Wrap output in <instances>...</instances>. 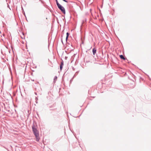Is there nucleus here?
<instances>
[{
	"label": "nucleus",
	"mask_w": 151,
	"mask_h": 151,
	"mask_svg": "<svg viewBox=\"0 0 151 151\" xmlns=\"http://www.w3.org/2000/svg\"><path fill=\"white\" fill-rule=\"evenodd\" d=\"M32 128L33 134L36 138V140L37 142L39 141L40 138L39 137V134L38 131L37 129L35 126L34 124L33 125L32 127Z\"/></svg>",
	"instance_id": "f257e3e1"
},
{
	"label": "nucleus",
	"mask_w": 151,
	"mask_h": 151,
	"mask_svg": "<svg viewBox=\"0 0 151 151\" xmlns=\"http://www.w3.org/2000/svg\"><path fill=\"white\" fill-rule=\"evenodd\" d=\"M58 8L64 14H65V12L64 8L61 5L58 6Z\"/></svg>",
	"instance_id": "f03ea898"
},
{
	"label": "nucleus",
	"mask_w": 151,
	"mask_h": 151,
	"mask_svg": "<svg viewBox=\"0 0 151 151\" xmlns=\"http://www.w3.org/2000/svg\"><path fill=\"white\" fill-rule=\"evenodd\" d=\"M63 62H62L61 63V64L60 65V69L61 70L62 69L63 66Z\"/></svg>",
	"instance_id": "7ed1b4c3"
},
{
	"label": "nucleus",
	"mask_w": 151,
	"mask_h": 151,
	"mask_svg": "<svg viewBox=\"0 0 151 151\" xmlns=\"http://www.w3.org/2000/svg\"><path fill=\"white\" fill-rule=\"evenodd\" d=\"M96 49L95 48H94L93 49V55H95L96 52Z\"/></svg>",
	"instance_id": "20e7f679"
},
{
	"label": "nucleus",
	"mask_w": 151,
	"mask_h": 151,
	"mask_svg": "<svg viewBox=\"0 0 151 151\" xmlns=\"http://www.w3.org/2000/svg\"><path fill=\"white\" fill-rule=\"evenodd\" d=\"M120 58L122 59H123L124 60H125V58H124L123 56L122 55H120Z\"/></svg>",
	"instance_id": "39448f33"
},
{
	"label": "nucleus",
	"mask_w": 151,
	"mask_h": 151,
	"mask_svg": "<svg viewBox=\"0 0 151 151\" xmlns=\"http://www.w3.org/2000/svg\"><path fill=\"white\" fill-rule=\"evenodd\" d=\"M56 4H57V6H59V5H60V4L58 3V0H56Z\"/></svg>",
	"instance_id": "423d86ee"
},
{
	"label": "nucleus",
	"mask_w": 151,
	"mask_h": 151,
	"mask_svg": "<svg viewBox=\"0 0 151 151\" xmlns=\"http://www.w3.org/2000/svg\"><path fill=\"white\" fill-rule=\"evenodd\" d=\"M35 100H36V102L37 104L38 103L37 100H38V98L37 97H35Z\"/></svg>",
	"instance_id": "0eeeda50"
},
{
	"label": "nucleus",
	"mask_w": 151,
	"mask_h": 151,
	"mask_svg": "<svg viewBox=\"0 0 151 151\" xmlns=\"http://www.w3.org/2000/svg\"><path fill=\"white\" fill-rule=\"evenodd\" d=\"M69 35V34L68 33H67V36H66V40L67 39Z\"/></svg>",
	"instance_id": "6e6552de"
},
{
	"label": "nucleus",
	"mask_w": 151,
	"mask_h": 151,
	"mask_svg": "<svg viewBox=\"0 0 151 151\" xmlns=\"http://www.w3.org/2000/svg\"><path fill=\"white\" fill-rule=\"evenodd\" d=\"M57 77L56 76H55V77L54 78V81H56V80H57Z\"/></svg>",
	"instance_id": "1a4fd4ad"
},
{
	"label": "nucleus",
	"mask_w": 151,
	"mask_h": 151,
	"mask_svg": "<svg viewBox=\"0 0 151 151\" xmlns=\"http://www.w3.org/2000/svg\"><path fill=\"white\" fill-rule=\"evenodd\" d=\"M63 1L66 2H68V1H66V0H63Z\"/></svg>",
	"instance_id": "9d476101"
},
{
	"label": "nucleus",
	"mask_w": 151,
	"mask_h": 151,
	"mask_svg": "<svg viewBox=\"0 0 151 151\" xmlns=\"http://www.w3.org/2000/svg\"><path fill=\"white\" fill-rule=\"evenodd\" d=\"M2 106H5L4 104V103H2Z\"/></svg>",
	"instance_id": "9b49d317"
},
{
	"label": "nucleus",
	"mask_w": 151,
	"mask_h": 151,
	"mask_svg": "<svg viewBox=\"0 0 151 151\" xmlns=\"http://www.w3.org/2000/svg\"><path fill=\"white\" fill-rule=\"evenodd\" d=\"M95 96H93V97H91L92 98H95Z\"/></svg>",
	"instance_id": "f8f14e48"
},
{
	"label": "nucleus",
	"mask_w": 151,
	"mask_h": 151,
	"mask_svg": "<svg viewBox=\"0 0 151 151\" xmlns=\"http://www.w3.org/2000/svg\"><path fill=\"white\" fill-rule=\"evenodd\" d=\"M10 96H11V97H12V96H11V95H10Z\"/></svg>",
	"instance_id": "ddd939ff"
},
{
	"label": "nucleus",
	"mask_w": 151,
	"mask_h": 151,
	"mask_svg": "<svg viewBox=\"0 0 151 151\" xmlns=\"http://www.w3.org/2000/svg\"><path fill=\"white\" fill-rule=\"evenodd\" d=\"M90 99V100H92V99Z\"/></svg>",
	"instance_id": "4468645a"
},
{
	"label": "nucleus",
	"mask_w": 151,
	"mask_h": 151,
	"mask_svg": "<svg viewBox=\"0 0 151 151\" xmlns=\"http://www.w3.org/2000/svg\"><path fill=\"white\" fill-rule=\"evenodd\" d=\"M22 96V95H21Z\"/></svg>",
	"instance_id": "2eb2a0df"
}]
</instances>
